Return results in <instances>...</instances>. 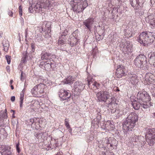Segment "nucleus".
Instances as JSON below:
<instances>
[{
  "instance_id": "a19ab883",
  "label": "nucleus",
  "mask_w": 155,
  "mask_h": 155,
  "mask_svg": "<svg viewBox=\"0 0 155 155\" xmlns=\"http://www.w3.org/2000/svg\"><path fill=\"white\" fill-rule=\"evenodd\" d=\"M132 142H136L138 140L137 137L136 136H134L133 137L132 139H131Z\"/></svg>"
},
{
  "instance_id": "de8ad7c7",
  "label": "nucleus",
  "mask_w": 155,
  "mask_h": 155,
  "mask_svg": "<svg viewBox=\"0 0 155 155\" xmlns=\"http://www.w3.org/2000/svg\"><path fill=\"white\" fill-rule=\"evenodd\" d=\"M8 14L10 16H12L13 12L12 11L9 10L8 11Z\"/></svg>"
},
{
  "instance_id": "20e7f679",
  "label": "nucleus",
  "mask_w": 155,
  "mask_h": 155,
  "mask_svg": "<svg viewBox=\"0 0 155 155\" xmlns=\"http://www.w3.org/2000/svg\"><path fill=\"white\" fill-rule=\"evenodd\" d=\"M70 4L73 11L78 13L83 11L88 5L86 0H73Z\"/></svg>"
},
{
  "instance_id": "1a4fd4ad",
  "label": "nucleus",
  "mask_w": 155,
  "mask_h": 155,
  "mask_svg": "<svg viewBox=\"0 0 155 155\" xmlns=\"http://www.w3.org/2000/svg\"><path fill=\"white\" fill-rule=\"evenodd\" d=\"M94 19L93 18H88L85 20L83 22V25L85 28L88 29L91 31Z\"/></svg>"
},
{
  "instance_id": "39448f33",
  "label": "nucleus",
  "mask_w": 155,
  "mask_h": 155,
  "mask_svg": "<svg viewBox=\"0 0 155 155\" xmlns=\"http://www.w3.org/2000/svg\"><path fill=\"white\" fill-rule=\"evenodd\" d=\"M146 140L150 146L153 145L155 141V129H148L145 135Z\"/></svg>"
},
{
  "instance_id": "0eeeda50",
  "label": "nucleus",
  "mask_w": 155,
  "mask_h": 155,
  "mask_svg": "<svg viewBox=\"0 0 155 155\" xmlns=\"http://www.w3.org/2000/svg\"><path fill=\"white\" fill-rule=\"evenodd\" d=\"M147 63L146 58L143 54H140L136 57L134 60V64L138 68H141Z\"/></svg>"
},
{
  "instance_id": "423d86ee",
  "label": "nucleus",
  "mask_w": 155,
  "mask_h": 155,
  "mask_svg": "<svg viewBox=\"0 0 155 155\" xmlns=\"http://www.w3.org/2000/svg\"><path fill=\"white\" fill-rule=\"evenodd\" d=\"M85 85V84H83L81 81H76L73 84L72 91L75 95H79L84 89Z\"/></svg>"
},
{
  "instance_id": "ddd939ff",
  "label": "nucleus",
  "mask_w": 155,
  "mask_h": 155,
  "mask_svg": "<svg viewBox=\"0 0 155 155\" xmlns=\"http://www.w3.org/2000/svg\"><path fill=\"white\" fill-rule=\"evenodd\" d=\"M129 79L132 84H136L137 82V76L134 73L132 72L128 74Z\"/></svg>"
},
{
  "instance_id": "f704fd0d",
  "label": "nucleus",
  "mask_w": 155,
  "mask_h": 155,
  "mask_svg": "<svg viewBox=\"0 0 155 155\" xmlns=\"http://www.w3.org/2000/svg\"><path fill=\"white\" fill-rule=\"evenodd\" d=\"M63 36L62 35L61 37H60L59 39L58 40V45H63L64 43L65 42V40L64 39H63V38H61V37H63Z\"/></svg>"
},
{
  "instance_id": "69168bd1",
  "label": "nucleus",
  "mask_w": 155,
  "mask_h": 155,
  "mask_svg": "<svg viewBox=\"0 0 155 155\" xmlns=\"http://www.w3.org/2000/svg\"><path fill=\"white\" fill-rule=\"evenodd\" d=\"M5 112H7V110H6V109H5Z\"/></svg>"
},
{
  "instance_id": "c03bdc74",
  "label": "nucleus",
  "mask_w": 155,
  "mask_h": 155,
  "mask_svg": "<svg viewBox=\"0 0 155 155\" xmlns=\"http://www.w3.org/2000/svg\"><path fill=\"white\" fill-rule=\"evenodd\" d=\"M23 71H21V81H23L24 79V77L23 75Z\"/></svg>"
},
{
  "instance_id": "dca6fc26",
  "label": "nucleus",
  "mask_w": 155,
  "mask_h": 155,
  "mask_svg": "<svg viewBox=\"0 0 155 155\" xmlns=\"http://www.w3.org/2000/svg\"><path fill=\"white\" fill-rule=\"evenodd\" d=\"M36 86L37 87V91L39 95L42 94L44 92V88L45 87L44 84L40 83L36 85Z\"/></svg>"
},
{
  "instance_id": "0e129e2a",
  "label": "nucleus",
  "mask_w": 155,
  "mask_h": 155,
  "mask_svg": "<svg viewBox=\"0 0 155 155\" xmlns=\"http://www.w3.org/2000/svg\"><path fill=\"white\" fill-rule=\"evenodd\" d=\"M30 106H32V104H30Z\"/></svg>"
},
{
  "instance_id": "393cba45",
  "label": "nucleus",
  "mask_w": 155,
  "mask_h": 155,
  "mask_svg": "<svg viewBox=\"0 0 155 155\" xmlns=\"http://www.w3.org/2000/svg\"><path fill=\"white\" fill-rule=\"evenodd\" d=\"M130 2L131 6L135 8H137L140 4L139 0H130Z\"/></svg>"
},
{
  "instance_id": "473e14b6",
  "label": "nucleus",
  "mask_w": 155,
  "mask_h": 155,
  "mask_svg": "<svg viewBox=\"0 0 155 155\" xmlns=\"http://www.w3.org/2000/svg\"><path fill=\"white\" fill-rule=\"evenodd\" d=\"M87 79L88 81V86L90 88V85L94 83L93 81H94V80L90 77H88Z\"/></svg>"
},
{
  "instance_id": "a211bd4d",
  "label": "nucleus",
  "mask_w": 155,
  "mask_h": 155,
  "mask_svg": "<svg viewBox=\"0 0 155 155\" xmlns=\"http://www.w3.org/2000/svg\"><path fill=\"white\" fill-rule=\"evenodd\" d=\"M68 43L72 47L78 44V40L74 37H71L68 40Z\"/></svg>"
},
{
  "instance_id": "412c9836",
  "label": "nucleus",
  "mask_w": 155,
  "mask_h": 155,
  "mask_svg": "<svg viewBox=\"0 0 155 155\" xmlns=\"http://www.w3.org/2000/svg\"><path fill=\"white\" fill-rule=\"evenodd\" d=\"M152 16L149 15L147 17V18L149 20V23L150 24V26L152 29L155 28V19L152 18Z\"/></svg>"
},
{
  "instance_id": "aec40b11",
  "label": "nucleus",
  "mask_w": 155,
  "mask_h": 155,
  "mask_svg": "<svg viewBox=\"0 0 155 155\" xmlns=\"http://www.w3.org/2000/svg\"><path fill=\"white\" fill-rule=\"evenodd\" d=\"M51 55V53L47 51H43L41 54V59L42 60H48Z\"/></svg>"
},
{
  "instance_id": "2eb2a0df",
  "label": "nucleus",
  "mask_w": 155,
  "mask_h": 155,
  "mask_svg": "<svg viewBox=\"0 0 155 155\" xmlns=\"http://www.w3.org/2000/svg\"><path fill=\"white\" fill-rule=\"evenodd\" d=\"M51 0H42L40 3L44 9H46L51 6Z\"/></svg>"
},
{
  "instance_id": "7c9ffc66",
  "label": "nucleus",
  "mask_w": 155,
  "mask_h": 155,
  "mask_svg": "<svg viewBox=\"0 0 155 155\" xmlns=\"http://www.w3.org/2000/svg\"><path fill=\"white\" fill-rule=\"evenodd\" d=\"M106 127L108 129L111 130L114 128V125L112 124L111 122L108 120L107 121L105 125Z\"/></svg>"
},
{
  "instance_id": "c9c22d12",
  "label": "nucleus",
  "mask_w": 155,
  "mask_h": 155,
  "mask_svg": "<svg viewBox=\"0 0 155 155\" xmlns=\"http://www.w3.org/2000/svg\"><path fill=\"white\" fill-rule=\"evenodd\" d=\"M5 58L7 60V61L8 64H9L11 62V56L8 55H6L5 56Z\"/></svg>"
},
{
  "instance_id": "052dcab7",
  "label": "nucleus",
  "mask_w": 155,
  "mask_h": 155,
  "mask_svg": "<svg viewBox=\"0 0 155 155\" xmlns=\"http://www.w3.org/2000/svg\"><path fill=\"white\" fill-rule=\"evenodd\" d=\"M11 89H14V87L13 86H12V85H11Z\"/></svg>"
},
{
  "instance_id": "ea45409f",
  "label": "nucleus",
  "mask_w": 155,
  "mask_h": 155,
  "mask_svg": "<svg viewBox=\"0 0 155 155\" xmlns=\"http://www.w3.org/2000/svg\"><path fill=\"white\" fill-rule=\"evenodd\" d=\"M2 155H12V153L10 151V148L8 150V151H7L5 153H3Z\"/></svg>"
},
{
  "instance_id": "8fccbe9b",
  "label": "nucleus",
  "mask_w": 155,
  "mask_h": 155,
  "mask_svg": "<svg viewBox=\"0 0 155 155\" xmlns=\"http://www.w3.org/2000/svg\"><path fill=\"white\" fill-rule=\"evenodd\" d=\"M56 142L54 144V147H56L58 146V143L57 142V141H56V140H55Z\"/></svg>"
},
{
  "instance_id": "6e6552de",
  "label": "nucleus",
  "mask_w": 155,
  "mask_h": 155,
  "mask_svg": "<svg viewBox=\"0 0 155 155\" xmlns=\"http://www.w3.org/2000/svg\"><path fill=\"white\" fill-rule=\"evenodd\" d=\"M96 96L98 100L100 101L106 102L111 97L110 93L107 91H100L97 93Z\"/></svg>"
},
{
  "instance_id": "09e8293b",
  "label": "nucleus",
  "mask_w": 155,
  "mask_h": 155,
  "mask_svg": "<svg viewBox=\"0 0 155 155\" xmlns=\"http://www.w3.org/2000/svg\"><path fill=\"white\" fill-rule=\"evenodd\" d=\"M11 100L12 102H14L15 100V96H12L11 97Z\"/></svg>"
},
{
  "instance_id": "e2e57ef3",
  "label": "nucleus",
  "mask_w": 155,
  "mask_h": 155,
  "mask_svg": "<svg viewBox=\"0 0 155 155\" xmlns=\"http://www.w3.org/2000/svg\"><path fill=\"white\" fill-rule=\"evenodd\" d=\"M152 96H153V97H155V94H152Z\"/></svg>"
},
{
  "instance_id": "9b49d317",
  "label": "nucleus",
  "mask_w": 155,
  "mask_h": 155,
  "mask_svg": "<svg viewBox=\"0 0 155 155\" xmlns=\"http://www.w3.org/2000/svg\"><path fill=\"white\" fill-rule=\"evenodd\" d=\"M100 142L101 143L99 142V143H100V144L99 145V146H101V143L102 147H104L106 146L109 149H112V147L113 146V144L112 143H110L109 142V138L107 137L103 138L102 141H100Z\"/></svg>"
},
{
  "instance_id": "2f4dec72",
  "label": "nucleus",
  "mask_w": 155,
  "mask_h": 155,
  "mask_svg": "<svg viewBox=\"0 0 155 155\" xmlns=\"http://www.w3.org/2000/svg\"><path fill=\"white\" fill-rule=\"evenodd\" d=\"M28 57V56L26 52L24 53L23 57L21 58V63L22 64L25 63L27 61Z\"/></svg>"
},
{
  "instance_id": "4be33fe9",
  "label": "nucleus",
  "mask_w": 155,
  "mask_h": 155,
  "mask_svg": "<svg viewBox=\"0 0 155 155\" xmlns=\"http://www.w3.org/2000/svg\"><path fill=\"white\" fill-rule=\"evenodd\" d=\"M44 64V67L45 69L47 71H49L52 68H54V63L53 62H51V61H49L48 63L46 62Z\"/></svg>"
},
{
  "instance_id": "13d9d810",
  "label": "nucleus",
  "mask_w": 155,
  "mask_h": 155,
  "mask_svg": "<svg viewBox=\"0 0 155 155\" xmlns=\"http://www.w3.org/2000/svg\"><path fill=\"white\" fill-rule=\"evenodd\" d=\"M13 81L12 80H10V83L11 84H12V83H13Z\"/></svg>"
},
{
  "instance_id": "3c124183",
  "label": "nucleus",
  "mask_w": 155,
  "mask_h": 155,
  "mask_svg": "<svg viewBox=\"0 0 155 155\" xmlns=\"http://www.w3.org/2000/svg\"><path fill=\"white\" fill-rule=\"evenodd\" d=\"M23 100H20V107L21 108L22 107V104L23 103Z\"/></svg>"
},
{
  "instance_id": "f257e3e1",
  "label": "nucleus",
  "mask_w": 155,
  "mask_h": 155,
  "mask_svg": "<svg viewBox=\"0 0 155 155\" xmlns=\"http://www.w3.org/2000/svg\"><path fill=\"white\" fill-rule=\"evenodd\" d=\"M138 121V115L135 113L130 114L124 121L123 124V130L124 133L131 131L136 125V122Z\"/></svg>"
},
{
  "instance_id": "b1692460",
  "label": "nucleus",
  "mask_w": 155,
  "mask_h": 155,
  "mask_svg": "<svg viewBox=\"0 0 155 155\" xmlns=\"http://www.w3.org/2000/svg\"><path fill=\"white\" fill-rule=\"evenodd\" d=\"M74 81V77L69 76L65 79L64 80L63 82L66 84H71Z\"/></svg>"
},
{
  "instance_id": "58836bf2",
  "label": "nucleus",
  "mask_w": 155,
  "mask_h": 155,
  "mask_svg": "<svg viewBox=\"0 0 155 155\" xmlns=\"http://www.w3.org/2000/svg\"><path fill=\"white\" fill-rule=\"evenodd\" d=\"M68 120L67 119H65V125L68 128L70 127L69 124L68 122Z\"/></svg>"
},
{
  "instance_id": "f8f14e48",
  "label": "nucleus",
  "mask_w": 155,
  "mask_h": 155,
  "mask_svg": "<svg viewBox=\"0 0 155 155\" xmlns=\"http://www.w3.org/2000/svg\"><path fill=\"white\" fill-rule=\"evenodd\" d=\"M124 68L123 66L119 65L117 66V69L116 72V75L117 77L120 78L124 76Z\"/></svg>"
},
{
  "instance_id": "4c0bfd02",
  "label": "nucleus",
  "mask_w": 155,
  "mask_h": 155,
  "mask_svg": "<svg viewBox=\"0 0 155 155\" xmlns=\"http://www.w3.org/2000/svg\"><path fill=\"white\" fill-rule=\"evenodd\" d=\"M24 90L21 92L20 94V100H23L24 97Z\"/></svg>"
},
{
  "instance_id": "cd10ccee",
  "label": "nucleus",
  "mask_w": 155,
  "mask_h": 155,
  "mask_svg": "<svg viewBox=\"0 0 155 155\" xmlns=\"http://www.w3.org/2000/svg\"><path fill=\"white\" fill-rule=\"evenodd\" d=\"M132 105L134 109L136 110H138L140 107V103L139 104L137 101H135L132 102Z\"/></svg>"
},
{
  "instance_id": "c756f323",
  "label": "nucleus",
  "mask_w": 155,
  "mask_h": 155,
  "mask_svg": "<svg viewBox=\"0 0 155 155\" xmlns=\"http://www.w3.org/2000/svg\"><path fill=\"white\" fill-rule=\"evenodd\" d=\"M148 57L150 59V61L151 62L155 61V53L150 52L148 55Z\"/></svg>"
},
{
  "instance_id": "5701e85b",
  "label": "nucleus",
  "mask_w": 155,
  "mask_h": 155,
  "mask_svg": "<svg viewBox=\"0 0 155 155\" xmlns=\"http://www.w3.org/2000/svg\"><path fill=\"white\" fill-rule=\"evenodd\" d=\"M109 102L110 103L108 104V106L110 107L111 106L113 108L114 107V108L115 109L117 105V104L116 103V99L114 97H111L110 100Z\"/></svg>"
},
{
  "instance_id": "37998d69",
  "label": "nucleus",
  "mask_w": 155,
  "mask_h": 155,
  "mask_svg": "<svg viewBox=\"0 0 155 155\" xmlns=\"http://www.w3.org/2000/svg\"><path fill=\"white\" fill-rule=\"evenodd\" d=\"M19 144L18 143L16 145V149L17 152L18 153H19L20 152V148L19 147Z\"/></svg>"
},
{
  "instance_id": "c85d7f7f",
  "label": "nucleus",
  "mask_w": 155,
  "mask_h": 155,
  "mask_svg": "<svg viewBox=\"0 0 155 155\" xmlns=\"http://www.w3.org/2000/svg\"><path fill=\"white\" fill-rule=\"evenodd\" d=\"M90 87L94 90H96L99 88L100 85L96 81H94L92 84L90 85Z\"/></svg>"
},
{
  "instance_id": "7ed1b4c3",
  "label": "nucleus",
  "mask_w": 155,
  "mask_h": 155,
  "mask_svg": "<svg viewBox=\"0 0 155 155\" xmlns=\"http://www.w3.org/2000/svg\"><path fill=\"white\" fill-rule=\"evenodd\" d=\"M153 32L143 31L141 32L138 37V41L143 46L150 45L155 38Z\"/></svg>"
},
{
  "instance_id": "6ab92c4d",
  "label": "nucleus",
  "mask_w": 155,
  "mask_h": 155,
  "mask_svg": "<svg viewBox=\"0 0 155 155\" xmlns=\"http://www.w3.org/2000/svg\"><path fill=\"white\" fill-rule=\"evenodd\" d=\"M10 148V147L8 145H0V152L2 155L3 154V153H4L8 151V150H9Z\"/></svg>"
},
{
  "instance_id": "6e6d98bb",
  "label": "nucleus",
  "mask_w": 155,
  "mask_h": 155,
  "mask_svg": "<svg viewBox=\"0 0 155 155\" xmlns=\"http://www.w3.org/2000/svg\"><path fill=\"white\" fill-rule=\"evenodd\" d=\"M19 14L20 17L22 15V11H19Z\"/></svg>"
},
{
  "instance_id": "4468645a",
  "label": "nucleus",
  "mask_w": 155,
  "mask_h": 155,
  "mask_svg": "<svg viewBox=\"0 0 155 155\" xmlns=\"http://www.w3.org/2000/svg\"><path fill=\"white\" fill-rule=\"evenodd\" d=\"M33 9L36 12H42L44 11V8L41 3H37L33 5Z\"/></svg>"
},
{
  "instance_id": "bf43d9fd",
  "label": "nucleus",
  "mask_w": 155,
  "mask_h": 155,
  "mask_svg": "<svg viewBox=\"0 0 155 155\" xmlns=\"http://www.w3.org/2000/svg\"><path fill=\"white\" fill-rule=\"evenodd\" d=\"M116 90V89H115ZM116 90L117 91H119V88L117 87L116 88Z\"/></svg>"
},
{
  "instance_id": "5fc2aeb1",
  "label": "nucleus",
  "mask_w": 155,
  "mask_h": 155,
  "mask_svg": "<svg viewBox=\"0 0 155 155\" xmlns=\"http://www.w3.org/2000/svg\"><path fill=\"white\" fill-rule=\"evenodd\" d=\"M22 7H21V5H20L19 6V11H22Z\"/></svg>"
},
{
  "instance_id": "f03ea898",
  "label": "nucleus",
  "mask_w": 155,
  "mask_h": 155,
  "mask_svg": "<svg viewBox=\"0 0 155 155\" xmlns=\"http://www.w3.org/2000/svg\"><path fill=\"white\" fill-rule=\"evenodd\" d=\"M137 98L140 103L141 107L146 109L153 106L150 102L151 98L148 93L144 90L139 91L137 95Z\"/></svg>"
},
{
  "instance_id": "a878e982",
  "label": "nucleus",
  "mask_w": 155,
  "mask_h": 155,
  "mask_svg": "<svg viewBox=\"0 0 155 155\" xmlns=\"http://www.w3.org/2000/svg\"><path fill=\"white\" fill-rule=\"evenodd\" d=\"M125 47H124V49H125V48H126L127 50H126V51H130L131 50V49L132 47V43H130L129 41H127L125 43Z\"/></svg>"
},
{
  "instance_id": "79ce46f5",
  "label": "nucleus",
  "mask_w": 155,
  "mask_h": 155,
  "mask_svg": "<svg viewBox=\"0 0 155 155\" xmlns=\"http://www.w3.org/2000/svg\"><path fill=\"white\" fill-rule=\"evenodd\" d=\"M29 12L30 13H33L34 10L33 9V5L30 6L28 8Z\"/></svg>"
},
{
  "instance_id": "a18cd8bd",
  "label": "nucleus",
  "mask_w": 155,
  "mask_h": 155,
  "mask_svg": "<svg viewBox=\"0 0 155 155\" xmlns=\"http://www.w3.org/2000/svg\"><path fill=\"white\" fill-rule=\"evenodd\" d=\"M97 52V50L96 49H94L92 52V54L94 56H95Z\"/></svg>"
},
{
  "instance_id": "f3484780",
  "label": "nucleus",
  "mask_w": 155,
  "mask_h": 155,
  "mask_svg": "<svg viewBox=\"0 0 155 155\" xmlns=\"http://www.w3.org/2000/svg\"><path fill=\"white\" fill-rule=\"evenodd\" d=\"M2 44L3 48V50L6 52H8L9 47V42L5 38L3 40Z\"/></svg>"
},
{
  "instance_id": "e433bc0d",
  "label": "nucleus",
  "mask_w": 155,
  "mask_h": 155,
  "mask_svg": "<svg viewBox=\"0 0 155 155\" xmlns=\"http://www.w3.org/2000/svg\"><path fill=\"white\" fill-rule=\"evenodd\" d=\"M113 152L107 151L105 152H102V155H114Z\"/></svg>"
},
{
  "instance_id": "49530a36",
  "label": "nucleus",
  "mask_w": 155,
  "mask_h": 155,
  "mask_svg": "<svg viewBox=\"0 0 155 155\" xmlns=\"http://www.w3.org/2000/svg\"><path fill=\"white\" fill-rule=\"evenodd\" d=\"M117 2H118L117 0H111V3L114 5L116 4Z\"/></svg>"
},
{
  "instance_id": "9d476101",
  "label": "nucleus",
  "mask_w": 155,
  "mask_h": 155,
  "mask_svg": "<svg viewBox=\"0 0 155 155\" xmlns=\"http://www.w3.org/2000/svg\"><path fill=\"white\" fill-rule=\"evenodd\" d=\"M59 95V97L63 100L68 99L71 96L70 93L63 88L60 90Z\"/></svg>"
},
{
  "instance_id": "680f3d73",
  "label": "nucleus",
  "mask_w": 155,
  "mask_h": 155,
  "mask_svg": "<svg viewBox=\"0 0 155 155\" xmlns=\"http://www.w3.org/2000/svg\"><path fill=\"white\" fill-rule=\"evenodd\" d=\"M153 62V66L155 67V61H154V62Z\"/></svg>"
},
{
  "instance_id": "bb28decb",
  "label": "nucleus",
  "mask_w": 155,
  "mask_h": 155,
  "mask_svg": "<svg viewBox=\"0 0 155 155\" xmlns=\"http://www.w3.org/2000/svg\"><path fill=\"white\" fill-rule=\"evenodd\" d=\"M153 75L150 73H148L146 74L145 77V80L147 82H151L152 81V78Z\"/></svg>"
},
{
  "instance_id": "864d4df0",
  "label": "nucleus",
  "mask_w": 155,
  "mask_h": 155,
  "mask_svg": "<svg viewBox=\"0 0 155 155\" xmlns=\"http://www.w3.org/2000/svg\"><path fill=\"white\" fill-rule=\"evenodd\" d=\"M30 120L31 122V124H32L34 122V119L31 118L30 119Z\"/></svg>"
},
{
  "instance_id": "603ef678",
  "label": "nucleus",
  "mask_w": 155,
  "mask_h": 155,
  "mask_svg": "<svg viewBox=\"0 0 155 155\" xmlns=\"http://www.w3.org/2000/svg\"><path fill=\"white\" fill-rule=\"evenodd\" d=\"M115 113H117V114H118V115L117 116V117H120L121 114H120V113H118V110H115Z\"/></svg>"
},
{
  "instance_id": "72a5a7b5",
  "label": "nucleus",
  "mask_w": 155,
  "mask_h": 155,
  "mask_svg": "<svg viewBox=\"0 0 155 155\" xmlns=\"http://www.w3.org/2000/svg\"><path fill=\"white\" fill-rule=\"evenodd\" d=\"M31 92L32 94L34 96H36L39 95L37 91V88L36 86H35L31 90Z\"/></svg>"
},
{
  "instance_id": "4d7b16f0",
  "label": "nucleus",
  "mask_w": 155,
  "mask_h": 155,
  "mask_svg": "<svg viewBox=\"0 0 155 155\" xmlns=\"http://www.w3.org/2000/svg\"><path fill=\"white\" fill-rule=\"evenodd\" d=\"M11 112H13V114H14V112H15V111H14V110H11Z\"/></svg>"
},
{
  "instance_id": "338daca9",
  "label": "nucleus",
  "mask_w": 155,
  "mask_h": 155,
  "mask_svg": "<svg viewBox=\"0 0 155 155\" xmlns=\"http://www.w3.org/2000/svg\"><path fill=\"white\" fill-rule=\"evenodd\" d=\"M154 115H155V114H154Z\"/></svg>"
}]
</instances>
